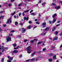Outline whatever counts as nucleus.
<instances>
[{
	"mask_svg": "<svg viewBox=\"0 0 62 62\" xmlns=\"http://www.w3.org/2000/svg\"><path fill=\"white\" fill-rule=\"evenodd\" d=\"M4 47L3 46H0V50H1V52L2 53L3 52H4L5 51V49H4Z\"/></svg>",
	"mask_w": 62,
	"mask_h": 62,
	"instance_id": "f257e3e1",
	"label": "nucleus"
},
{
	"mask_svg": "<svg viewBox=\"0 0 62 62\" xmlns=\"http://www.w3.org/2000/svg\"><path fill=\"white\" fill-rule=\"evenodd\" d=\"M7 42H8V41H11V38L10 37H9V36H8L7 37Z\"/></svg>",
	"mask_w": 62,
	"mask_h": 62,
	"instance_id": "f03ea898",
	"label": "nucleus"
},
{
	"mask_svg": "<svg viewBox=\"0 0 62 62\" xmlns=\"http://www.w3.org/2000/svg\"><path fill=\"white\" fill-rule=\"evenodd\" d=\"M19 51L17 50H14L12 51V55H13V54L18 53Z\"/></svg>",
	"mask_w": 62,
	"mask_h": 62,
	"instance_id": "7ed1b4c3",
	"label": "nucleus"
},
{
	"mask_svg": "<svg viewBox=\"0 0 62 62\" xmlns=\"http://www.w3.org/2000/svg\"><path fill=\"white\" fill-rule=\"evenodd\" d=\"M11 22H12L11 20V19H10L8 20V21L6 23H11Z\"/></svg>",
	"mask_w": 62,
	"mask_h": 62,
	"instance_id": "20e7f679",
	"label": "nucleus"
},
{
	"mask_svg": "<svg viewBox=\"0 0 62 62\" xmlns=\"http://www.w3.org/2000/svg\"><path fill=\"white\" fill-rule=\"evenodd\" d=\"M27 50L29 51H31V47L29 46L27 47Z\"/></svg>",
	"mask_w": 62,
	"mask_h": 62,
	"instance_id": "39448f33",
	"label": "nucleus"
},
{
	"mask_svg": "<svg viewBox=\"0 0 62 62\" xmlns=\"http://www.w3.org/2000/svg\"><path fill=\"white\" fill-rule=\"evenodd\" d=\"M46 23H42V26H43V27H45V26H46Z\"/></svg>",
	"mask_w": 62,
	"mask_h": 62,
	"instance_id": "423d86ee",
	"label": "nucleus"
},
{
	"mask_svg": "<svg viewBox=\"0 0 62 62\" xmlns=\"http://www.w3.org/2000/svg\"><path fill=\"white\" fill-rule=\"evenodd\" d=\"M22 32L24 33V32H25V31H26L25 29H24L23 28H22Z\"/></svg>",
	"mask_w": 62,
	"mask_h": 62,
	"instance_id": "0eeeda50",
	"label": "nucleus"
},
{
	"mask_svg": "<svg viewBox=\"0 0 62 62\" xmlns=\"http://www.w3.org/2000/svg\"><path fill=\"white\" fill-rule=\"evenodd\" d=\"M49 30V28H47L45 29V30H43L44 31H48Z\"/></svg>",
	"mask_w": 62,
	"mask_h": 62,
	"instance_id": "6e6552de",
	"label": "nucleus"
},
{
	"mask_svg": "<svg viewBox=\"0 0 62 62\" xmlns=\"http://www.w3.org/2000/svg\"><path fill=\"white\" fill-rule=\"evenodd\" d=\"M36 52H34L33 53H32L31 54V57H33L34 55L35 54H36Z\"/></svg>",
	"mask_w": 62,
	"mask_h": 62,
	"instance_id": "1a4fd4ad",
	"label": "nucleus"
},
{
	"mask_svg": "<svg viewBox=\"0 0 62 62\" xmlns=\"http://www.w3.org/2000/svg\"><path fill=\"white\" fill-rule=\"evenodd\" d=\"M29 18H28V17H27V18H26L25 17H24V20L25 21L26 20V21H27V20H28V19Z\"/></svg>",
	"mask_w": 62,
	"mask_h": 62,
	"instance_id": "9d476101",
	"label": "nucleus"
},
{
	"mask_svg": "<svg viewBox=\"0 0 62 62\" xmlns=\"http://www.w3.org/2000/svg\"><path fill=\"white\" fill-rule=\"evenodd\" d=\"M55 8L57 9H59L60 8V7L59 6H58L56 7V6L55 7Z\"/></svg>",
	"mask_w": 62,
	"mask_h": 62,
	"instance_id": "9b49d317",
	"label": "nucleus"
},
{
	"mask_svg": "<svg viewBox=\"0 0 62 62\" xmlns=\"http://www.w3.org/2000/svg\"><path fill=\"white\" fill-rule=\"evenodd\" d=\"M58 38L57 37H56L54 38L53 39V40H57Z\"/></svg>",
	"mask_w": 62,
	"mask_h": 62,
	"instance_id": "f8f14e48",
	"label": "nucleus"
},
{
	"mask_svg": "<svg viewBox=\"0 0 62 62\" xmlns=\"http://www.w3.org/2000/svg\"><path fill=\"white\" fill-rule=\"evenodd\" d=\"M31 27L30 25H29L27 27V29H30L31 28Z\"/></svg>",
	"mask_w": 62,
	"mask_h": 62,
	"instance_id": "ddd939ff",
	"label": "nucleus"
},
{
	"mask_svg": "<svg viewBox=\"0 0 62 62\" xmlns=\"http://www.w3.org/2000/svg\"><path fill=\"white\" fill-rule=\"evenodd\" d=\"M46 33L47 32H45L43 34L42 33L41 34V35L42 36H44V35H45L46 34Z\"/></svg>",
	"mask_w": 62,
	"mask_h": 62,
	"instance_id": "4468645a",
	"label": "nucleus"
},
{
	"mask_svg": "<svg viewBox=\"0 0 62 62\" xmlns=\"http://www.w3.org/2000/svg\"><path fill=\"white\" fill-rule=\"evenodd\" d=\"M56 20L55 19H54L52 21V23H54L55 22V21H56Z\"/></svg>",
	"mask_w": 62,
	"mask_h": 62,
	"instance_id": "2eb2a0df",
	"label": "nucleus"
},
{
	"mask_svg": "<svg viewBox=\"0 0 62 62\" xmlns=\"http://www.w3.org/2000/svg\"><path fill=\"white\" fill-rule=\"evenodd\" d=\"M31 15L33 16L36 15V14L34 13H32L31 14Z\"/></svg>",
	"mask_w": 62,
	"mask_h": 62,
	"instance_id": "dca6fc26",
	"label": "nucleus"
},
{
	"mask_svg": "<svg viewBox=\"0 0 62 62\" xmlns=\"http://www.w3.org/2000/svg\"><path fill=\"white\" fill-rule=\"evenodd\" d=\"M29 11V10H26V11H24V13H27V12H28Z\"/></svg>",
	"mask_w": 62,
	"mask_h": 62,
	"instance_id": "f3484780",
	"label": "nucleus"
},
{
	"mask_svg": "<svg viewBox=\"0 0 62 62\" xmlns=\"http://www.w3.org/2000/svg\"><path fill=\"white\" fill-rule=\"evenodd\" d=\"M56 15H57V14H55L54 15H52V17H55Z\"/></svg>",
	"mask_w": 62,
	"mask_h": 62,
	"instance_id": "a211bd4d",
	"label": "nucleus"
},
{
	"mask_svg": "<svg viewBox=\"0 0 62 62\" xmlns=\"http://www.w3.org/2000/svg\"><path fill=\"white\" fill-rule=\"evenodd\" d=\"M43 43V42H38L37 44H41V43Z\"/></svg>",
	"mask_w": 62,
	"mask_h": 62,
	"instance_id": "6ab92c4d",
	"label": "nucleus"
},
{
	"mask_svg": "<svg viewBox=\"0 0 62 62\" xmlns=\"http://www.w3.org/2000/svg\"><path fill=\"white\" fill-rule=\"evenodd\" d=\"M45 4H46V3H44L42 4V6L43 7L44 6H45Z\"/></svg>",
	"mask_w": 62,
	"mask_h": 62,
	"instance_id": "aec40b11",
	"label": "nucleus"
},
{
	"mask_svg": "<svg viewBox=\"0 0 62 62\" xmlns=\"http://www.w3.org/2000/svg\"><path fill=\"white\" fill-rule=\"evenodd\" d=\"M53 59H56V55H55L54 56H53Z\"/></svg>",
	"mask_w": 62,
	"mask_h": 62,
	"instance_id": "412c9836",
	"label": "nucleus"
},
{
	"mask_svg": "<svg viewBox=\"0 0 62 62\" xmlns=\"http://www.w3.org/2000/svg\"><path fill=\"white\" fill-rule=\"evenodd\" d=\"M19 46H18L16 48L15 47L14 48V49H15V50H17V49H18V48H19Z\"/></svg>",
	"mask_w": 62,
	"mask_h": 62,
	"instance_id": "4be33fe9",
	"label": "nucleus"
},
{
	"mask_svg": "<svg viewBox=\"0 0 62 62\" xmlns=\"http://www.w3.org/2000/svg\"><path fill=\"white\" fill-rule=\"evenodd\" d=\"M35 60V59L34 58H32L31 60V61H34Z\"/></svg>",
	"mask_w": 62,
	"mask_h": 62,
	"instance_id": "5701e85b",
	"label": "nucleus"
},
{
	"mask_svg": "<svg viewBox=\"0 0 62 62\" xmlns=\"http://www.w3.org/2000/svg\"><path fill=\"white\" fill-rule=\"evenodd\" d=\"M13 46H14V47H15L17 45H16V44L14 43L13 44Z\"/></svg>",
	"mask_w": 62,
	"mask_h": 62,
	"instance_id": "b1692460",
	"label": "nucleus"
},
{
	"mask_svg": "<svg viewBox=\"0 0 62 62\" xmlns=\"http://www.w3.org/2000/svg\"><path fill=\"white\" fill-rule=\"evenodd\" d=\"M53 61V59H49V62H52Z\"/></svg>",
	"mask_w": 62,
	"mask_h": 62,
	"instance_id": "393cba45",
	"label": "nucleus"
},
{
	"mask_svg": "<svg viewBox=\"0 0 62 62\" xmlns=\"http://www.w3.org/2000/svg\"><path fill=\"white\" fill-rule=\"evenodd\" d=\"M55 29V27H54L52 31H54V30Z\"/></svg>",
	"mask_w": 62,
	"mask_h": 62,
	"instance_id": "a878e982",
	"label": "nucleus"
},
{
	"mask_svg": "<svg viewBox=\"0 0 62 62\" xmlns=\"http://www.w3.org/2000/svg\"><path fill=\"white\" fill-rule=\"evenodd\" d=\"M15 12H16L15 11L13 13H11V15H14L15 14Z\"/></svg>",
	"mask_w": 62,
	"mask_h": 62,
	"instance_id": "bb28decb",
	"label": "nucleus"
},
{
	"mask_svg": "<svg viewBox=\"0 0 62 62\" xmlns=\"http://www.w3.org/2000/svg\"><path fill=\"white\" fill-rule=\"evenodd\" d=\"M34 40H32L30 41L31 43H33V42H34Z\"/></svg>",
	"mask_w": 62,
	"mask_h": 62,
	"instance_id": "cd10ccee",
	"label": "nucleus"
},
{
	"mask_svg": "<svg viewBox=\"0 0 62 62\" xmlns=\"http://www.w3.org/2000/svg\"><path fill=\"white\" fill-rule=\"evenodd\" d=\"M30 59L28 60H26L25 61V62H29V61H30Z\"/></svg>",
	"mask_w": 62,
	"mask_h": 62,
	"instance_id": "c85d7f7f",
	"label": "nucleus"
},
{
	"mask_svg": "<svg viewBox=\"0 0 62 62\" xmlns=\"http://www.w3.org/2000/svg\"><path fill=\"white\" fill-rule=\"evenodd\" d=\"M49 55L51 56H53V55H54V54H53V53H51Z\"/></svg>",
	"mask_w": 62,
	"mask_h": 62,
	"instance_id": "c756f323",
	"label": "nucleus"
},
{
	"mask_svg": "<svg viewBox=\"0 0 62 62\" xmlns=\"http://www.w3.org/2000/svg\"><path fill=\"white\" fill-rule=\"evenodd\" d=\"M58 34V32L57 31H55V34L56 35H57Z\"/></svg>",
	"mask_w": 62,
	"mask_h": 62,
	"instance_id": "7c9ffc66",
	"label": "nucleus"
},
{
	"mask_svg": "<svg viewBox=\"0 0 62 62\" xmlns=\"http://www.w3.org/2000/svg\"><path fill=\"white\" fill-rule=\"evenodd\" d=\"M39 59V58H36L35 60L36 61H37V60Z\"/></svg>",
	"mask_w": 62,
	"mask_h": 62,
	"instance_id": "2f4dec72",
	"label": "nucleus"
},
{
	"mask_svg": "<svg viewBox=\"0 0 62 62\" xmlns=\"http://www.w3.org/2000/svg\"><path fill=\"white\" fill-rule=\"evenodd\" d=\"M4 59L2 58L1 60V61H2V62H4Z\"/></svg>",
	"mask_w": 62,
	"mask_h": 62,
	"instance_id": "473e14b6",
	"label": "nucleus"
},
{
	"mask_svg": "<svg viewBox=\"0 0 62 62\" xmlns=\"http://www.w3.org/2000/svg\"><path fill=\"white\" fill-rule=\"evenodd\" d=\"M3 47L5 49H6V50H8V47Z\"/></svg>",
	"mask_w": 62,
	"mask_h": 62,
	"instance_id": "72a5a7b5",
	"label": "nucleus"
},
{
	"mask_svg": "<svg viewBox=\"0 0 62 62\" xmlns=\"http://www.w3.org/2000/svg\"><path fill=\"white\" fill-rule=\"evenodd\" d=\"M22 57V54H21L19 56V58H21Z\"/></svg>",
	"mask_w": 62,
	"mask_h": 62,
	"instance_id": "f704fd0d",
	"label": "nucleus"
},
{
	"mask_svg": "<svg viewBox=\"0 0 62 62\" xmlns=\"http://www.w3.org/2000/svg\"><path fill=\"white\" fill-rule=\"evenodd\" d=\"M3 12H4V11H1L0 12V14H2V13H3Z\"/></svg>",
	"mask_w": 62,
	"mask_h": 62,
	"instance_id": "c9c22d12",
	"label": "nucleus"
},
{
	"mask_svg": "<svg viewBox=\"0 0 62 62\" xmlns=\"http://www.w3.org/2000/svg\"><path fill=\"white\" fill-rule=\"evenodd\" d=\"M2 31L3 30L1 28H0V32H2Z\"/></svg>",
	"mask_w": 62,
	"mask_h": 62,
	"instance_id": "e433bc0d",
	"label": "nucleus"
},
{
	"mask_svg": "<svg viewBox=\"0 0 62 62\" xmlns=\"http://www.w3.org/2000/svg\"><path fill=\"white\" fill-rule=\"evenodd\" d=\"M41 52H42V51H39L38 52V54H40L41 53Z\"/></svg>",
	"mask_w": 62,
	"mask_h": 62,
	"instance_id": "4c0bfd02",
	"label": "nucleus"
},
{
	"mask_svg": "<svg viewBox=\"0 0 62 62\" xmlns=\"http://www.w3.org/2000/svg\"><path fill=\"white\" fill-rule=\"evenodd\" d=\"M24 13L23 12L22 13V14H23V16H24L25 14H24Z\"/></svg>",
	"mask_w": 62,
	"mask_h": 62,
	"instance_id": "58836bf2",
	"label": "nucleus"
},
{
	"mask_svg": "<svg viewBox=\"0 0 62 62\" xmlns=\"http://www.w3.org/2000/svg\"><path fill=\"white\" fill-rule=\"evenodd\" d=\"M15 24L16 25H17L18 24V22H16L15 23Z\"/></svg>",
	"mask_w": 62,
	"mask_h": 62,
	"instance_id": "ea45409f",
	"label": "nucleus"
},
{
	"mask_svg": "<svg viewBox=\"0 0 62 62\" xmlns=\"http://www.w3.org/2000/svg\"><path fill=\"white\" fill-rule=\"evenodd\" d=\"M43 50L44 51H46V48H44L43 49Z\"/></svg>",
	"mask_w": 62,
	"mask_h": 62,
	"instance_id": "a19ab883",
	"label": "nucleus"
},
{
	"mask_svg": "<svg viewBox=\"0 0 62 62\" xmlns=\"http://www.w3.org/2000/svg\"><path fill=\"white\" fill-rule=\"evenodd\" d=\"M52 5L54 6H55V5H56V4H55V3H52Z\"/></svg>",
	"mask_w": 62,
	"mask_h": 62,
	"instance_id": "79ce46f5",
	"label": "nucleus"
},
{
	"mask_svg": "<svg viewBox=\"0 0 62 62\" xmlns=\"http://www.w3.org/2000/svg\"><path fill=\"white\" fill-rule=\"evenodd\" d=\"M36 23L37 24H39V22H36Z\"/></svg>",
	"mask_w": 62,
	"mask_h": 62,
	"instance_id": "37998d69",
	"label": "nucleus"
},
{
	"mask_svg": "<svg viewBox=\"0 0 62 62\" xmlns=\"http://www.w3.org/2000/svg\"><path fill=\"white\" fill-rule=\"evenodd\" d=\"M4 18L3 16H2L0 17V20L1 19V18Z\"/></svg>",
	"mask_w": 62,
	"mask_h": 62,
	"instance_id": "c03bdc74",
	"label": "nucleus"
},
{
	"mask_svg": "<svg viewBox=\"0 0 62 62\" xmlns=\"http://www.w3.org/2000/svg\"><path fill=\"white\" fill-rule=\"evenodd\" d=\"M18 6H22V3H20L18 5Z\"/></svg>",
	"mask_w": 62,
	"mask_h": 62,
	"instance_id": "a18cd8bd",
	"label": "nucleus"
},
{
	"mask_svg": "<svg viewBox=\"0 0 62 62\" xmlns=\"http://www.w3.org/2000/svg\"><path fill=\"white\" fill-rule=\"evenodd\" d=\"M15 32L14 31V30H12V31H11V32H12V33H13V32Z\"/></svg>",
	"mask_w": 62,
	"mask_h": 62,
	"instance_id": "49530a36",
	"label": "nucleus"
},
{
	"mask_svg": "<svg viewBox=\"0 0 62 62\" xmlns=\"http://www.w3.org/2000/svg\"><path fill=\"white\" fill-rule=\"evenodd\" d=\"M27 41V40L25 39L24 40V42H26V41Z\"/></svg>",
	"mask_w": 62,
	"mask_h": 62,
	"instance_id": "de8ad7c7",
	"label": "nucleus"
},
{
	"mask_svg": "<svg viewBox=\"0 0 62 62\" xmlns=\"http://www.w3.org/2000/svg\"><path fill=\"white\" fill-rule=\"evenodd\" d=\"M33 10H31L30 12V13H32V12H33Z\"/></svg>",
	"mask_w": 62,
	"mask_h": 62,
	"instance_id": "09e8293b",
	"label": "nucleus"
},
{
	"mask_svg": "<svg viewBox=\"0 0 62 62\" xmlns=\"http://www.w3.org/2000/svg\"><path fill=\"white\" fill-rule=\"evenodd\" d=\"M18 37L19 38H21V35L18 36Z\"/></svg>",
	"mask_w": 62,
	"mask_h": 62,
	"instance_id": "8fccbe9b",
	"label": "nucleus"
},
{
	"mask_svg": "<svg viewBox=\"0 0 62 62\" xmlns=\"http://www.w3.org/2000/svg\"><path fill=\"white\" fill-rule=\"evenodd\" d=\"M13 35V34L12 33L10 35H9V36H12Z\"/></svg>",
	"mask_w": 62,
	"mask_h": 62,
	"instance_id": "3c124183",
	"label": "nucleus"
},
{
	"mask_svg": "<svg viewBox=\"0 0 62 62\" xmlns=\"http://www.w3.org/2000/svg\"><path fill=\"white\" fill-rule=\"evenodd\" d=\"M21 13H20L18 15H19V16H21Z\"/></svg>",
	"mask_w": 62,
	"mask_h": 62,
	"instance_id": "603ef678",
	"label": "nucleus"
},
{
	"mask_svg": "<svg viewBox=\"0 0 62 62\" xmlns=\"http://www.w3.org/2000/svg\"><path fill=\"white\" fill-rule=\"evenodd\" d=\"M27 53H28V54H30L31 53V52H30V51H29L27 52Z\"/></svg>",
	"mask_w": 62,
	"mask_h": 62,
	"instance_id": "864d4df0",
	"label": "nucleus"
},
{
	"mask_svg": "<svg viewBox=\"0 0 62 62\" xmlns=\"http://www.w3.org/2000/svg\"><path fill=\"white\" fill-rule=\"evenodd\" d=\"M15 0H11L10 1L11 2H13V1H14Z\"/></svg>",
	"mask_w": 62,
	"mask_h": 62,
	"instance_id": "5fc2aeb1",
	"label": "nucleus"
},
{
	"mask_svg": "<svg viewBox=\"0 0 62 62\" xmlns=\"http://www.w3.org/2000/svg\"><path fill=\"white\" fill-rule=\"evenodd\" d=\"M3 26L4 27H5V26H6V24H4L3 25Z\"/></svg>",
	"mask_w": 62,
	"mask_h": 62,
	"instance_id": "6e6d98bb",
	"label": "nucleus"
},
{
	"mask_svg": "<svg viewBox=\"0 0 62 62\" xmlns=\"http://www.w3.org/2000/svg\"><path fill=\"white\" fill-rule=\"evenodd\" d=\"M49 39H51V40H52V39H53L51 37L49 38Z\"/></svg>",
	"mask_w": 62,
	"mask_h": 62,
	"instance_id": "4d7b16f0",
	"label": "nucleus"
},
{
	"mask_svg": "<svg viewBox=\"0 0 62 62\" xmlns=\"http://www.w3.org/2000/svg\"><path fill=\"white\" fill-rule=\"evenodd\" d=\"M34 40H35V41H37L38 40V39H34Z\"/></svg>",
	"mask_w": 62,
	"mask_h": 62,
	"instance_id": "13d9d810",
	"label": "nucleus"
},
{
	"mask_svg": "<svg viewBox=\"0 0 62 62\" xmlns=\"http://www.w3.org/2000/svg\"><path fill=\"white\" fill-rule=\"evenodd\" d=\"M41 0H40V1L39 2V3H41Z\"/></svg>",
	"mask_w": 62,
	"mask_h": 62,
	"instance_id": "bf43d9fd",
	"label": "nucleus"
},
{
	"mask_svg": "<svg viewBox=\"0 0 62 62\" xmlns=\"http://www.w3.org/2000/svg\"><path fill=\"white\" fill-rule=\"evenodd\" d=\"M49 23H52V22L51 21H49Z\"/></svg>",
	"mask_w": 62,
	"mask_h": 62,
	"instance_id": "052dcab7",
	"label": "nucleus"
},
{
	"mask_svg": "<svg viewBox=\"0 0 62 62\" xmlns=\"http://www.w3.org/2000/svg\"><path fill=\"white\" fill-rule=\"evenodd\" d=\"M59 24H57L56 25V27H57L58 26H59Z\"/></svg>",
	"mask_w": 62,
	"mask_h": 62,
	"instance_id": "680f3d73",
	"label": "nucleus"
},
{
	"mask_svg": "<svg viewBox=\"0 0 62 62\" xmlns=\"http://www.w3.org/2000/svg\"><path fill=\"white\" fill-rule=\"evenodd\" d=\"M29 23H32V22L31 21H29Z\"/></svg>",
	"mask_w": 62,
	"mask_h": 62,
	"instance_id": "e2e57ef3",
	"label": "nucleus"
},
{
	"mask_svg": "<svg viewBox=\"0 0 62 62\" xmlns=\"http://www.w3.org/2000/svg\"><path fill=\"white\" fill-rule=\"evenodd\" d=\"M60 21H57V23H60Z\"/></svg>",
	"mask_w": 62,
	"mask_h": 62,
	"instance_id": "0e129e2a",
	"label": "nucleus"
},
{
	"mask_svg": "<svg viewBox=\"0 0 62 62\" xmlns=\"http://www.w3.org/2000/svg\"><path fill=\"white\" fill-rule=\"evenodd\" d=\"M14 18H16V16H14Z\"/></svg>",
	"mask_w": 62,
	"mask_h": 62,
	"instance_id": "69168bd1",
	"label": "nucleus"
},
{
	"mask_svg": "<svg viewBox=\"0 0 62 62\" xmlns=\"http://www.w3.org/2000/svg\"><path fill=\"white\" fill-rule=\"evenodd\" d=\"M52 49H54V46H52Z\"/></svg>",
	"mask_w": 62,
	"mask_h": 62,
	"instance_id": "338daca9",
	"label": "nucleus"
},
{
	"mask_svg": "<svg viewBox=\"0 0 62 62\" xmlns=\"http://www.w3.org/2000/svg\"><path fill=\"white\" fill-rule=\"evenodd\" d=\"M62 44L60 46V48H62Z\"/></svg>",
	"mask_w": 62,
	"mask_h": 62,
	"instance_id": "774afa93",
	"label": "nucleus"
}]
</instances>
